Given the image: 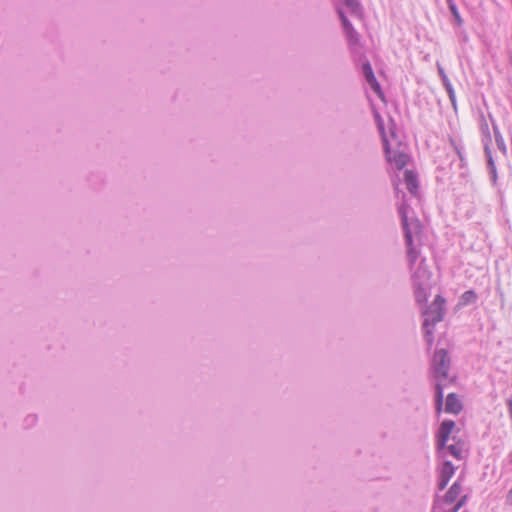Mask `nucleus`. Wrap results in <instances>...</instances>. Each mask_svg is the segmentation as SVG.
Segmentation results:
<instances>
[{
  "label": "nucleus",
  "instance_id": "19",
  "mask_svg": "<svg viewBox=\"0 0 512 512\" xmlns=\"http://www.w3.org/2000/svg\"><path fill=\"white\" fill-rule=\"evenodd\" d=\"M493 130H494L495 141H496L498 149L501 150L503 153H506V146H505L504 139H503L498 127L494 124H493Z\"/></svg>",
  "mask_w": 512,
  "mask_h": 512
},
{
  "label": "nucleus",
  "instance_id": "26",
  "mask_svg": "<svg viewBox=\"0 0 512 512\" xmlns=\"http://www.w3.org/2000/svg\"><path fill=\"white\" fill-rule=\"evenodd\" d=\"M444 81H445V85H446L447 92H448L449 96H454V90H453L452 86L449 83H446V78L445 77H444Z\"/></svg>",
  "mask_w": 512,
  "mask_h": 512
},
{
  "label": "nucleus",
  "instance_id": "1",
  "mask_svg": "<svg viewBox=\"0 0 512 512\" xmlns=\"http://www.w3.org/2000/svg\"><path fill=\"white\" fill-rule=\"evenodd\" d=\"M395 192L397 197H399L400 193L402 194V202L398 206V213L401 219L405 245L407 248L408 263L412 267L416 264L420 255V251L417 246L420 241L422 225L414 215L413 210L406 203L405 193L400 191L398 187L395 188Z\"/></svg>",
  "mask_w": 512,
  "mask_h": 512
},
{
  "label": "nucleus",
  "instance_id": "16",
  "mask_svg": "<svg viewBox=\"0 0 512 512\" xmlns=\"http://www.w3.org/2000/svg\"><path fill=\"white\" fill-rule=\"evenodd\" d=\"M338 2L344 4L351 14L360 15L361 5L358 0H338Z\"/></svg>",
  "mask_w": 512,
  "mask_h": 512
},
{
  "label": "nucleus",
  "instance_id": "5",
  "mask_svg": "<svg viewBox=\"0 0 512 512\" xmlns=\"http://www.w3.org/2000/svg\"><path fill=\"white\" fill-rule=\"evenodd\" d=\"M450 365L451 359L448 351L443 348L436 350L431 363V373L432 377L436 380V384L442 383L444 387L446 386Z\"/></svg>",
  "mask_w": 512,
  "mask_h": 512
},
{
  "label": "nucleus",
  "instance_id": "7",
  "mask_svg": "<svg viewBox=\"0 0 512 512\" xmlns=\"http://www.w3.org/2000/svg\"><path fill=\"white\" fill-rule=\"evenodd\" d=\"M409 267H411L409 265ZM412 271L411 274V282L412 286H419V285H431V272L429 271L427 265L425 264V259H422L418 266L414 269V265L412 268H410Z\"/></svg>",
  "mask_w": 512,
  "mask_h": 512
},
{
  "label": "nucleus",
  "instance_id": "30",
  "mask_svg": "<svg viewBox=\"0 0 512 512\" xmlns=\"http://www.w3.org/2000/svg\"><path fill=\"white\" fill-rule=\"evenodd\" d=\"M449 99H450L454 109H456V98H449Z\"/></svg>",
  "mask_w": 512,
  "mask_h": 512
},
{
  "label": "nucleus",
  "instance_id": "8",
  "mask_svg": "<svg viewBox=\"0 0 512 512\" xmlns=\"http://www.w3.org/2000/svg\"><path fill=\"white\" fill-rule=\"evenodd\" d=\"M455 473V467L451 461H444L439 473L438 489L444 490Z\"/></svg>",
  "mask_w": 512,
  "mask_h": 512
},
{
  "label": "nucleus",
  "instance_id": "25",
  "mask_svg": "<svg viewBox=\"0 0 512 512\" xmlns=\"http://www.w3.org/2000/svg\"><path fill=\"white\" fill-rule=\"evenodd\" d=\"M506 504L512 506V487L506 495Z\"/></svg>",
  "mask_w": 512,
  "mask_h": 512
},
{
  "label": "nucleus",
  "instance_id": "6",
  "mask_svg": "<svg viewBox=\"0 0 512 512\" xmlns=\"http://www.w3.org/2000/svg\"><path fill=\"white\" fill-rule=\"evenodd\" d=\"M336 10H337L338 16L341 20L342 27H343L350 50L353 53H359L361 50L359 33L354 29L353 25L346 17L342 8L339 7L337 4H336Z\"/></svg>",
  "mask_w": 512,
  "mask_h": 512
},
{
  "label": "nucleus",
  "instance_id": "14",
  "mask_svg": "<svg viewBox=\"0 0 512 512\" xmlns=\"http://www.w3.org/2000/svg\"><path fill=\"white\" fill-rule=\"evenodd\" d=\"M444 401V385L442 383L435 384V410L439 415L443 410Z\"/></svg>",
  "mask_w": 512,
  "mask_h": 512
},
{
  "label": "nucleus",
  "instance_id": "3",
  "mask_svg": "<svg viewBox=\"0 0 512 512\" xmlns=\"http://www.w3.org/2000/svg\"><path fill=\"white\" fill-rule=\"evenodd\" d=\"M456 424L453 420H444L441 422L437 433H436V450L442 457L445 456V452L449 453L457 460L464 458V447L465 442L461 439H457L456 436H452L453 444L448 445L450 436L455 428Z\"/></svg>",
  "mask_w": 512,
  "mask_h": 512
},
{
  "label": "nucleus",
  "instance_id": "15",
  "mask_svg": "<svg viewBox=\"0 0 512 512\" xmlns=\"http://www.w3.org/2000/svg\"><path fill=\"white\" fill-rule=\"evenodd\" d=\"M485 154L487 156V167H488V170H489V174H490L491 180H492L493 184H496V182H497L496 165H495V162H494V160L492 158L491 152H490L489 147H488L487 144L485 145Z\"/></svg>",
  "mask_w": 512,
  "mask_h": 512
},
{
  "label": "nucleus",
  "instance_id": "28",
  "mask_svg": "<svg viewBox=\"0 0 512 512\" xmlns=\"http://www.w3.org/2000/svg\"><path fill=\"white\" fill-rule=\"evenodd\" d=\"M438 508V503L435 501L434 505H433V509H432V512H442V511H437L436 509Z\"/></svg>",
  "mask_w": 512,
  "mask_h": 512
},
{
  "label": "nucleus",
  "instance_id": "20",
  "mask_svg": "<svg viewBox=\"0 0 512 512\" xmlns=\"http://www.w3.org/2000/svg\"><path fill=\"white\" fill-rule=\"evenodd\" d=\"M449 9L455 19V22L458 26H461L463 23V20L458 12L457 6L452 0H448Z\"/></svg>",
  "mask_w": 512,
  "mask_h": 512
},
{
  "label": "nucleus",
  "instance_id": "13",
  "mask_svg": "<svg viewBox=\"0 0 512 512\" xmlns=\"http://www.w3.org/2000/svg\"><path fill=\"white\" fill-rule=\"evenodd\" d=\"M414 290V297L418 304H424L427 302L429 296V290L431 285H419L412 286Z\"/></svg>",
  "mask_w": 512,
  "mask_h": 512
},
{
  "label": "nucleus",
  "instance_id": "24",
  "mask_svg": "<svg viewBox=\"0 0 512 512\" xmlns=\"http://www.w3.org/2000/svg\"><path fill=\"white\" fill-rule=\"evenodd\" d=\"M506 405H507V408H508V413H509L510 420L512 422V398H510V399H508L506 401Z\"/></svg>",
  "mask_w": 512,
  "mask_h": 512
},
{
  "label": "nucleus",
  "instance_id": "29",
  "mask_svg": "<svg viewBox=\"0 0 512 512\" xmlns=\"http://www.w3.org/2000/svg\"><path fill=\"white\" fill-rule=\"evenodd\" d=\"M459 509L456 508V505H454L451 509H449L447 512H458Z\"/></svg>",
  "mask_w": 512,
  "mask_h": 512
},
{
  "label": "nucleus",
  "instance_id": "2",
  "mask_svg": "<svg viewBox=\"0 0 512 512\" xmlns=\"http://www.w3.org/2000/svg\"><path fill=\"white\" fill-rule=\"evenodd\" d=\"M371 108L378 130L381 134L387 161L394 164V166L398 170L403 169L407 165L409 157L404 151L400 150L401 141L396 133L395 126L391 125L389 127L388 135L384 128V121L380 116L379 112L377 111V109L375 108L373 102H371Z\"/></svg>",
  "mask_w": 512,
  "mask_h": 512
},
{
  "label": "nucleus",
  "instance_id": "9",
  "mask_svg": "<svg viewBox=\"0 0 512 512\" xmlns=\"http://www.w3.org/2000/svg\"><path fill=\"white\" fill-rule=\"evenodd\" d=\"M463 409V405L456 393H449L446 397L445 412L458 415Z\"/></svg>",
  "mask_w": 512,
  "mask_h": 512
},
{
  "label": "nucleus",
  "instance_id": "10",
  "mask_svg": "<svg viewBox=\"0 0 512 512\" xmlns=\"http://www.w3.org/2000/svg\"><path fill=\"white\" fill-rule=\"evenodd\" d=\"M361 70L364 78L366 79L367 83L371 86V88L376 93H380V85L377 82L373 69L368 61L362 64Z\"/></svg>",
  "mask_w": 512,
  "mask_h": 512
},
{
  "label": "nucleus",
  "instance_id": "31",
  "mask_svg": "<svg viewBox=\"0 0 512 512\" xmlns=\"http://www.w3.org/2000/svg\"><path fill=\"white\" fill-rule=\"evenodd\" d=\"M508 464L510 465L511 470H512V452L509 454Z\"/></svg>",
  "mask_w": 512,
  "mask_h": 512
},
{
  "label": "nucleus",
  "instance_id": "22",
  "mask_svg": "<svg viewBox=\"0 0 512 512\" xmlns=\"http://www.w3.org/2000/svg\"><path fill=\"white\" fill-rule=\"evenodd\" d=\"M36 421H37V416H36V415H33V414L28 415V416L25 418V420H24L26 427H31V426H33V425L36 423Z\"/></svg>",
  "mask_w": 512,
  "mask_h": 512
},
{
  "label": "nucleus",
  "instance_id": "11",
  "mask_svg": "<svg viewBox=\"0 0 512 512\" xmlns=\"http://www.w3.org/2000/svg\"><path fill=\"white\" fill-rule=\"evenodd\" d=\"M404 181L407 190L410 192L411 195L416 197L418 195L419 189L417 174L412 170H406L404 172Z\"/></svg>",
  "mask_w": 512,
  "mask_h": 512
},
{
  "label": "nucleus",
  "instance_id": "17",
  "mask_svg": "<svg viewBox=\"0 0 512 512\" xmlns=\"http://www.w3.org/2000/svg\"><path fill=\"white\" fill-rule=\"evenodd\" d=\"M477 298L478 296L474 290H467L461 295L460 304L464 306L473 304L477 301Z\"/></svg>",
  "mask_w": 512,
  "mask_h": 512
},
{
  "label": "nucleus",
  "instance_id": "18",
  "mask_svg": "<svg viewBox=\"0 0 512 512\" xmlns=\"http://www.w3.org/2000/svg\"><path fill=\"white\" fill-rule=\"evenodd\" d=\"M480 130L484 137L485 145L487 144L489 146V143L491 142V134L488 123L483 114L480 116Z\"/></svg>",
  "mask_w": 512,
  "mask_h": 512
},
{
  "label": "nucleus",
  "instance_id": "32",
  "mask_svg": "<svg viewBox=\"0 0 512 512\" xmlns=\"http://www.w3.org/2000/svg\"><path fill=\"white\" fill-rule=\"evenodd\" d=\"M379 99H380L382 102L387 103L386 98L381 97V98H379Z\"/></svg>",
  "mask_w": 512,
  "mask_h": 512
},
{
  "label": "nucleus",
  "instance_id": "21",
  "mask_svg": "<svg viewBox=\"0 0 512 512\" xmlns=\"http://www.w3.org/2000/svg\"><path fill=\"white\" fill-rule=\"evenodd\" d=\"M451 143H452V145L454 147L455 152L459 156V159L461 160V162H463L464 161L463 147L458 145V144H456L453 140H451Z\"/></svg>",
  "mask_w": 512,
  "mask_h": 512
},
{
  "label": "nucleus",
  "instance_id": "12",
  "mask_svg": "<svg viewBox=\"0 0 512 512\" xmlns=\"http://www.w3.org/2000/svg\"><path fill=\"white\" fill-rule=\"evenodd\" d=\"M461 490H462V485L459 481H455L451 486L450 488L448 489V491L445 493L444 497H443V501L446 503V504H452L454 503L459 494L461 493Z\"/></svg>",
  "mask_w": 512,
  "mask_h": 512
},
{
  "label": "nucleus",
  "instance_id": "4",
  "mask_svg": "<svg viewBox=\"0 0 512 512\" xmlns=\"http://www.w3.org/2000/svg\"><path fill=\"white\" fill-rule=\"evenodd\" d=\"M445 299L441 295H437L434 301L423 311V331L424 339L428 346H432L434 342V327L441 322L445 314Z\"/></svg>",
  "mask_w": 512,
  "mask_h": 512
},
{
  "label": "nucleus",
  "instance_id": "27",
  "mask_svg": "<svg viewBox=\"0 0 512 512\" xmlns=\"http://www.w3.org/2000/svg\"><path fill=\"white\" fill-rule=\"evenodd\" d=\"M438 508V503L435 501L434 505H433V509H432V512H442V511H437L436 509Z\"/></svg>",
  "mask_w": 512,
  "mask_h": 512
},
{
  "label": "nucleus",
  "instance_id": "23",
  "mask_svg": "<svg viewBox=\"0 0 512 512\" xmlns=\"http://www.w3.org/2000/svg\"><path fill=\"white\" fill-rule=\"evenodd\" d=\"M466 499H467V496H462L457 502H456V508H458L459 510L461 509V507L465 504L466 502Z\"/></svg>",
  "mask_w": 512,
  "mask_h": 512
}]
</instances>
